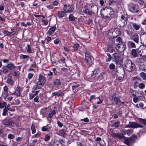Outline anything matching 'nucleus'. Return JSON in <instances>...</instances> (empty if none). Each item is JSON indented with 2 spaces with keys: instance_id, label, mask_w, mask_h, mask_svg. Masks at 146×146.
Listing matches in <instances>:
<instances>
[{
  "instance_id": "f257e3e1",
  "label": "nucleus",
  "mask_w": 146,
  "mask_h": 146,
  "mask_svg": "<svg viewBox=\"0 0 146 146\" xmlns=\"http://www.w3.org/2000/svg\"><path fill=\"white\" fill-rule=\"evenodd\" d=\"M123 65L125 69L128 71L132 72L136 70L134 63L129 59H127L124 62Z\"/></svg>"
},
{
  "instance_id": "f03ea898",
  "label": "nucleus",
  "mask_w": 146,
  "mask_h": 146,
  "mask_svg": "<svg viewBox=\"0 0 146 146\" xmlns=\"http://www.w3.org/2000/svg\"><path fill=\"white\" fill-rule=\"evenodd\" d=\"M46 79L45 77L40 74L39 75L38 78L36 82V86L35 88V89H40L43 86L45 83Z\"/></svg>"
},
{
  "instance_id": "7ed1b4c3",
  "label": "nucleus",
  "mask_w": 146,
  "mask_h": 146,
  "mask_svg": "<svg viewBox=\"0 0 146 146\" xmlns=\"http://www.w3.org/2000/svg\"><path fill=\"white\" fill-rule=\"evenodd\" d=\"M112 98L111 100L112 103V104L114 105H119L121 103L119 98L116 96L115 93H113L111 96Z\"/></svg>"
},
{
  "instance_id": "20e7f679",
  "label": "nucleus",
  "mask_w": 146,
  "mask_h": 146,
  "mask_svg": "<svg viewBox=\"0 0 146 146\" xmlns=\"http://www.w3.org/2000/svg\"><path fill=\"white\" fill-rule=\"evenodd\" d=\"M2 123L4 125L7 126L12 127H14L15 126V123L12 120L8 118H6L3 119Z\"/></svg>"
},
{
  "instance_id": "39448f33",
  "label": "nucleus",
  "mask_w": 146,
  "mask_h": 146,
  "mask_svg": "<svg viewBox=\"0 0 146 146\" xmlns=\"http://www.w3.org/2000/svg\"><path fill=\"white\" fill-rule=\"evenodd\" d=\"M91 8L92 11H90L89 9H86L85 10L84 13L90 16L94 14V12H96L98 11V8L96 5L92 6Z\"/></svg>"
},
{
  "instance_id": "423d86ee",
  "label": "nucleus",
  "mask_w": 146,
  "mask_h": 146,
  "mask_svg": "<svg viewBox=\"0 0 146 146\" xmlns=\"http://www.w3.org/2000/svg\"><path fill=\"white\" fill-rule=\"evenodd\" d=\"M74 9V8L73 5L65 4L64 5L63 10L66 13H71L73 11Z\"/></svg>"
},
{
  "instance_id": "0eeeda50",
  "label": "nucleus",
  "mask_w": 146,
  "mask_h": 146,
  "mask_svg": "<svg viewBox=\"0 0 146 146\" xmlns=\"http://www.w3.org/2000/svg\"><path fill=\"white\" fill-rule=\"evenodd\" d=\"M115 48L119 52H121L125 50L126 45L124 42L120 44H119L118 45H117L115 46Z\"/></svg>"
},
{
  "instance_id": "6e6552de",
  "label": "nucleus",
  "mask_w": 146,
  "mask_h": 146,
  "mask_svg": "<svg viewBox=\"0 0 146 146\" xmlns=\"http://www.w3.org/2000/svg\"><path fill=\"white\" fill-rule=\"evenodd\" d=\"M126 127L133 128H137L139 127L143 128L144 127V126L135 122H129V124L127 125Z\"/></svg>"
},
{
  "instance_id": "1a4fd4ad",
  "label": "nucleus",
  "mask_w": 146,
  "mask_h": 146,
  "mask_svg": "<svg viewBox=\"0 0 146 146\" xmlns=\"http://www.w3.org/2000/svg\"><path fill=\"white\" fill-rule=\"evenodd\" d=\"M121 66V67H120L119 66V67L116 68V73H117L119 74H117V75H118V76H120V77H121V76H123L125 74L124 68L122 66Z\"/></svg>"
},
{
  "instance_id": "9d476101",
  "label": "nucleus",
  "mask_w": 146,
  "mask_h": 146,
  "mask_svg": "<svg viewBox=\"0 0 146 146\" xmlns=\"http://www.w3.org/2000/svg\"><path fill=\"white\" fill-rule=\"evenodd\" d=\"M15 91L14 94L17 96H20L21 95V93L22 90V88L18 86H15Z\"/></svg>"
},
{
  "instance_id": "9b49d317",
  "label": "nucleus",
  "mask_w": 146,
  "mask_h": 146,
  "mask_svg": "<svg viewBox=\"0 0 146 146\" xmlns=\"http://www.w3.org/2000/svg\"><path fill=\"white\" fill-rule=\"evenodd\" d=\"M130 39L134 41L136 44H138L139 43V37L137 33H135L131 35Z\"/></svg>"
},
{
  "instance_id": "f8f14e48",
  "label": "nucleus",
  "mask_w": 146,
  "mask_h": 146,
  "mask_svg": "<svg viewBox=\"0 0 146 146\" xmlns=\"http://www.w3.org/2000/svg\"><path fill=\"white\" fill-rule=\"evenodd\" d=\"M106 10L107 11H109L110 10V13L111 14H113L114 13V11H113V9L111 7H106L102 9L101 10L100 14L102 17H103L104 16V15L102 13L103 11Z\"/></svg>"
},
{
  "instance_id": "ddd939ff",
  "label": "nucleus",
  "mask_w": 146,
  "mask_h": 146,
  "mask_svg": "<svg viewBox=\"0 0 146 146\" xmlns=\"http://www.w3.org/2000/svg\"><path fill=\"white\" fill-rule=\"evenodd\" d=\"M130 54L133 58H135L139 56L138 54L136 49H133L132 50Z\"/></svg>"
},
{
  "instance_id": "4468645a",
  "label": "nucleus",
  "mask_w": 146,
  "mask_h": 146,
  "mask_svg": "<svg viewBox=\"0 0 146 146\" xmlns=\"http://www.w3.org/2000/svg\"><path fill=\"white\" fill-rule=\"evenodd\" d=\"M52 83L54 86L58 87L61 84V82L60 79H54L53 82Z\"/></svg>"
},
{
  "instance_id": "2eb2a0df",
  "label": "nucleus",
  "mask_w": 146,
  "mask_h": 146,
  "mask_svg": "<svg viewBox=\"0 0 146 146\" xmlns=\"http://www.w3.org/2000/svg\"><path fill=\"white\" fill-rule=\"evenodd\" d=\"M110 136L114 138H118L120 139L123 138V136L120 133H115L113 135H110Z\"/></svg>"
},
{
  "instance_id": "dca6fc26",
  "label": "nucleus",
  "mask_w": 146,
  "mask_h": 146,
  "mask_svg": "<svg viewBox=\"0 0 146 146\" xmlns=\"http://www.w3.org/2000/svg\"><path fill=\"white\" fill-rule=\"evenodd\" d=\"M129 10L131 12L134 13L137 12L138 11L137 7L135 5H133L130 7Z\"/></svg>"
},
{
  "instance_id": "f3484780",
  "label": "nucleus",
  "mask_w": 146,
  "mask_h": 146,
  "mask_svg": "<svg viewBox=\"0 0 146 146\" xmlns=\"http://www.w3.org/2000/svg\"><path fill=\"white\" fill-rule=\"evenodd\" d=\"M121 56V54L119 53H114L113 54V59L114 60H120Z\"/></svg>"
},
{
  "instance_id": "a211bd4d",
  "label": "nucleus",
  "mask_w": 146,
  "mask_h": 146,
  "mask_svg": "<svg viewBox=\"0 0 146 146\" xmlns=\"http://www.w3.org/2000/svg\"><path fill=\"white\" fill-rule=\"evenodd\" d=\"M127 45L128 47L130 48H135L136 46L135 44L131 41H129L127 42Z\"/></svg>"
},
{
  "instance_id": "6ab92c4d",
  "label": "nucleus",
  "mask_w": 146,
  "mask_h": 146,
  "mask_svg": "<svg viewBox=\"0 0 146 146\" xmlns=\"http://www.w3.org/2000/svg\"><path fill=\"white\" fill-rule=\"evenodd\" d=\"M56 28L55 27H53L50 28L47 32V34L49 36H52L55 31Z\"/></svg>"
},
{
  "instance_id": "aec40b11",
  "label": "nucleus",
  "mask_w": 146,
  "mask_h": 146,
  "mask_svg": "<svg viewBox=\"0 0 146 146\" xmlns=\"http://www.w3.org/2000/svg\"><path fill=\"white\" fill-rule=\"evenodd\" d=\"M64 94V93L63 92H61L60 93H58L57 92H54L52 93V96H55V98L56 97V96L58 97H59L60 96L62 97Z\"/></svg>"
},
{
  "instance_id": "412c9836",
  "label": "nucleus",
  "mask_w": 146,
  "mask_h": 146,
  "mask_svg": "<svg viewBox=\"0 0 146 146\" xmlns=\"http://www.w3.org/2000/svg\"><path fill=\"white\" fill-rule=\"evenodd\" d=\"M131 24L133 29L137 31L141 27V25H140L137 24L135 23H131Z\"/></svg>"
},
{
  "instance_id": "4be33fe9",
  "label": "nucleus",
  "mask_w": 146,
  "mask_h": 146,
  "mask_svg": "<svg viewBox=\"0 0 146 146\" xmlns=\"http://www.w3.org/2000/svg\"><path fill=\"white\" fill-rule=\"evenodd\" d=\"M99 70L97 69H95L93 71V73L91 74V77L92 78H94L96 77V75L98 73Z\"/></svg>"
},
{
  "instance_id": "5701e85b",
  "label": "nucleus",
  "mask_w": 146,
  "mask_h": 146,
  "mask_svg": "<svg viewBox=\"0 0 146 146\" xmlns=\"http://www.w3.org/2000/svg\"><path fill=\"white\" fill-rule=\"evenodd\" d=\"M52 71L53 72H51L50 71L49 73L47 75V76H52L53 75V74L56 76L57 73V72L56 70V69L55 68H54L52 69Z\"/></svg>"
},
{
  "instance_id": "b1692460",
  "label": "nucleus",
  "mask_w": 146,
  "mask_h": 146,
  "mask_svg": "<svg viewBox=\"0 0 146 146\" xmlns=\"http://www.w3.org/2000/svg\"><path fill=\"white\" fill-rule=\"evenodd\" d=\"M29 56L28 55H24L23 54H20L19 55V58L21 60H26L27 61L29 60Z\"/></svg>"
},
{
  "instance_id": "393cba45",
  "label": "nucleus",
  "mask_w": 146,
  "mask_h": 146,
  "mask_svg": "<svg viewBox=\"0 0 146 146\" xmlns=\"http://www.w3.org/2000/svg\"><path fill=\"white\" fill-rule=\"evenodd\" d=\"M104 73L103 72L101 73L99 75L96 76V77L95 78V79L97 80H100L103 79L104 77Z\"/></svg>"
},
{
  "instance_id": "a878e982",
  "label": "nucleus",
  "mask_w": 146,
  "mask_h": 146,
  "mask_svg": "<svg viewBox=\"0 0 146 146\" xmlns=\"http://www.w3.org/2000/svg\"><path fill=\"white\" fill-rule=\"evenodd\" d=\"M143 46L142 45H141L138 48L136 49L137 52L139 54L141 55L143 53Z\"/></svg>"
},
{
  "instance_id": "bb28decb",
  "label": "nucleus",
  "mask_w": 146,
  "mask_h": 146,
  "mask_svg": "<svg viewBox=\"0 0 146 146\" xmlns=\"http://www.w3.org/2000/svg\"><path fill=\"white\" fill-rule=\"evenodd\" d=\"M6 82L11 86H13L14 85L13 81L12 78H8L6 81Z\"/></svg>"
},
{
  "instance_id": "cd10ccee",
  "label": "nucleus",
  "mask_w": 146,
  "mask_h": 146,
  "mask_svg": "<svg viewBox=\"0 0 146 146\" xmlns=\"http://www.w3.org/2000/svg\"><path fill=\"white\" fill-rule=\"evenodd\" d=\"M86 61L87 64L89 66H90L93 64V60L91 57L86 58Z\"/></svg>"
},
{
  "instance_id": "c85d7f7f",
  "label": "nucleus",
  "mask_w": 146,
  "mask_h": 146,
  "mask_svg": "<svg viewBox=\"0 0 146 146\" xmlns=\"http://www.w3.org/2000/svg\"><path fill=\"white\" fill-rule=\"evenodd\" d=\"M58 15L59 17H65L66 14L65 11H61L59 12L58 13Z\"/></svg>"
},
{
  "instance_id": "c756f323",
  "label": "nucleus",
  "mask_w": 146,
  "mask_h": 146,
  "mask_svg": "<svg viewBox=\"0 0 146 146\" xmlns=\"http://www.w3.org/2000/svg\"><path fill=\"white\" fill-rule=\"evenodd\" d=\"M115 44L117 45H118L119 44H120L123 43H124L122 41V39L120 37H117L115 40Z\"/></svg>"
},
{
  "instance_id": "7c9ffc66",
  "label": "nucleus",
  "mask_w": 146,
  "mask_h": 146,
  "mask_svg": "<svg viewBox=\"0 0 146 146\" xmlns=\"http://www.w3.org/2000/svg\"><path fill=\"white\" fill-rule=\"evenodd\" d=\"M6 67L9 70H12L15 68L16 67L13 64L10 62L7 65Z\"/></svg>"
},
{
  "instance_id": "2f4dec72",
  "label": "nucleus",
  "mask_w": 146,
  "mask_h": 146,
  "mask_svg": "<svg viewBox=\"0 0 146 146\" xmlns=\"http://www.w3.org/2000/svg\"><path fill=\"white\" fill-rule=\"evenodd\" d=\"M120 124V122L118 121L117 122H115L113 124L111 125V127H114L115 129H117L119 126Z\"/></svg>"
},
{
  "instance_id": "473e14b6",
  "label": "nucleus",
  "mask_w": 146,
  "mask_h": 146,
  "mask_svg": "<svg viewBox=\"0 0 146 146\" xmlns=\"http://www.w3.org/2000/svg\"><path fill=\"white\" fill-rule=\"evenodd\" d=\"M138 120L139 121V123L143 125H145L146 124V119H142L141 118H138Z\"/></svg>"
},
{
  "instance_id": "72a5a7b5",
  "label": "nucleus",
  "mask_w": 146,
  "mask_h": 146,
  "mask_svg": "<svg viewBox=\"0 0 146 146\" xmlns=\"http://www.w3.org/2000/svg\"><path fill=\"white\" fill-rule=\"evenodd\" d=\"M134 29L132 27H130L128 29V30L127 31V34L130 36L132 35L134 32Z\"/></svg>"
},
{
  "instance_id": "f704fd0d",
  "label": "nucleus",
  "mask_w": 146,
  "mask_h": 146,
  "mask_svg": "<svg viewBox=\"0 0 146 146\" xmlns=\"http://www.w3.org/2000/svg\"><path fill=\"white\" fill-rule=\"evenodd\" d=\"M137 139V136L135 135H133L129 139L130 140L131 142L133 143Z\"/></svg>"
},
{
  "instance_id": "c9c22d12",
  "label": "nucleus",
  "mask_w": 146,
  "mask_h": 146,
  "mask_svg": "<svg viewBox=\"0 0 146 146\" xmlns=\"http://www.w3.org/2000/svg\"><path fill=\"white\" fill-rule=\"evenodd\" d=\"M39 92V90H37L36 91L35 93L34 94H33L32 93H30L29 94V98L30 100L32 99L33 98L36 96V95L38 94Z\"/></svg>"
},
{
  "instance_id": "e433bc0d",
  "label": "nucleus",
  "mask_w": 146,
  "mask_h": 146,
  "mask_svg": "<svg viewBox=\"0 0 146 146\" xmlns=\"http://www.w3.org/2000/svg\"><path fill=\"white\" fill-rule=\"evenodd\" d=\"M80 47V45L78 43L75 44L73 46V50L75 51H77L78 48Z\"/></svg>"
},
{
  "instance_id": "4c0bfd02",
  "label": "nucleus",
  "mask_w": 146,
  "mask_h": 146,
  "mask_svg": "<svg viewBox=\"0 0 146 146\" xmlns=\"http://www.w3.org/2000/svg\"><path fill=\"white\" fill-rule=\"evenodd\" d=\"M102 19H101L99 21H104V23H102V26H106L107 24V23L108 22V21L106 19H103V20H102Z\"/></svg>"
},
{
  "instance_id": "58836bf2",
  "label": "nucleus",
  "mask_w": 146,
  "mask_h": 146,
  "mask_svg": "<svg viewBox=\"0 0 146 146\" xmlns=\"http://www.w3.org/2000/svg\"><path fill=\"white\" fill-rule=\"evenodd\" d=\"M140 76L143 80H146V74L144 72H142L140 74Z\"/></svg>"
},
{
  "instance_id": "ea45409f",
  "label": "nucleus",
  "mask_w": 146,
  "mask_h": 146,
  "mask_svg": "<svg viewBox=\"0 0 146 146\" xmlns=\"http://www.w3.org/2000/svg\"><path fill=\"white\" fill-rule=\"evenodd\" d=\"M56 113V111L55 110H53L51 111V113L48 114V117L49 118H51Z\"/></svg>"
},
{
  "instance_id": "a19ab883",
  "label": "nucleus",
  "mask_w": 146,
  "mask_h": 146,
  "mask_svg": "<svg viewBox=\"0 0 146 146\" xmlns=\"http://www.w3.org/2000/svg\"><path fill=\"white\" fill-rule=\"evenodd\" d=\"M7 104L5 102H0V108L2 109L4 107L7 108L6 106Z\"/></svg>"
},
{
  "instance_id": "79ce46f5",
  "label": "nucleus",
  "mask_w": 146,
  "mask_h": 146,
  "mask_svg": "<svg viewBox=\"0 0 146 146\" xmlns=\"http://www.w3.org/2000/svg\"><path fill=\"white\" fill-rule=\"evenodd\" d=\"M129 92L133 96L135 97L136 95V91L131 89H130Z\"/></svg>"
},
{
  "instance_id": "37998d69",
  "label": "nucleus",
  "mask_w": 146,
  "mask_h": 146,
  "mask_svg": "<svg viewBox=\"0 0 146 146\" xmlns=\"http://www.w3.org/2000/svg\"><path fill=\"white\" fill-rule=\"evenodd\" d=\"M8 112V110L7 108H5L3 109L2 113V115L3 116H5L7 115Z\"/></svg>"
},
{
  "instance_id": "c03bdc74",
  "label": "nucleus",
  "mask_w": 146,
  "mask_h": 146,
  "mask_svg": "<svg viewBox=\"0 0 146 146\" xmlns=\"http://www.w3.org/2000/svg\"><path fill=\"white\" fill-rule=\"evenodd\" d=\"M84 53L85 56V58L91 57L90 52L87 50H86L85 51Z\"/></svg>"
},
{
  "instance_id": "a18cd8bd",
  "label": "nucleus",
  "mask_w": 146,
  "mask_h": 146,
  "mask_svg": "<svg viewBox=\"0 0 146 146\" xmlns=\"http://www.w3.org/2000/svg\"><path fill=\"white\" fill-rule=\"evenodd\" d=\"M107 55L108 56V58L106 60V61L107 62H110L112 59V57H111V55L109 53H108L107 54Z\"/></svg>"
},
{
  "instance_id": "49530a36",
  "label": "nucleus",
  "mask_w": 146,
  "mask_h": 146,
  "mask_svg": "<svg viewBox=\"0 0 146 146\" xmlns=\"http://www.w3.org/2000/svg\"><path fill=\"white\" fill-rule=\"evenodd\" d=\"M31 129L32 133L33 134L35 133L36 132V129L35 126V125L33 124L31 127Z\"/></svg>"
},
{
  "instance_id": "de8ad7c7",
  "label": "nucleus",
  "mask_w": 146,
  "mask_h": 146,
  "mask_svg": "<svg viewBox=\"0 0 146 146\" xmlns=\"http://www.w3.org/2000/svg\"><path fill=\"white\" fill-rule=\"evenodd\" d=\"M50 133L46 134L45 135L44 140L46 141H48L50 139Z\"/></svg>"
},
{
  "instance_id": "09e8293b",
  "label": "nucleus",
  "mask_w": 146,
  "mask_h": 146,
  "mask_svg": "<svg viewBox=\"0 0 146 146\" xmlns=\"http://www.w3.org/2000/svg\"><path fill=\"white\" fill-rule=\"evenodd\" d=\"M58 133L59 135L61 136H64L65 134L64 131L63 129L59 130Z\"/></svg>"
},
{
  "instance_id": "8fccbe9b",
  "label": "nucleus",
  "mask_w": 146,
  "mask_h": 146,
  "mask_svg": "<svg viewBox=\"0 0 146 146\" xmlns=\"http://www.w3.org/2000/svg\"><path fill=\"white\" fill-rule=\"evenodd\" d=\"M27 52L30 53H32V50L30 45L29 44H27Z\"/></svg>"
},
{
  "instance_id": "3c124183",
  "label": "nucleus",
  "mask_w": 146,
  "mask_h": 146,
  "mask_svg": "<svg viewBox=\"0 0 146 146\" xmlns=\"http://www.w3.org/2000/svg\"><path fill=\"white\" fill-rule=\"evenodd\" d=\"M125 143L128 146H130L132 143L130 140L128 139L125 141Z\"/></svg>"
},
{
  "instance_id": "603ef678",
  "label": "nucleus",
  "mask_w": 146,
  "mask_h": 146,
  "mask_svg": "<svg viewBox=\"0 0 146 146\" xmlns=\"http://www.w3.org/2000/svg\"><path fill=\"white\" fill-rule=\"evenodd\" d=\"M115 40L114 38H110L109 39V42L111 45H113L115 43Z\"/></svg>"
},
{
  "instance_id": "864d4df0",
  "label": "nucleus",
  "mask_w": 146,
  "mask_h": 146,
  "mask_svg": "<svg viewBox=\"0 0 146 146\" xmlns=\"http://www.w3.org/2000/svg\"><path fill=\"white\" fill-rule=\"evenodd\" d=\"M7 137L10 139H12L15 137V136L12 134L9 133Z\"/></svg>"
},
{
  "instance_id": "5fc2aeb1",
  "label": "nucleus",
  "mask_w": 146,
  "mask_h": 146,
  "mask_svg": "<svg viewBox=\"0 0 146 146\" xmlns=\"http://www.w3.org/2000/svg\"><path fill=\"white\" fill-rule=\"evenodd\" d=\"M140 96H136L133 99V101L135 103L139 101V97Z\"/></svg>"
},
{
  "instance_id": "6e6d98bb",
  "label": "nucleus",
  "mask_w": 146,
  "mask_h": 146,
  "mask_svg": "<svg viewBox=\"0 0 146 146\" xmlns=\"http://www.w3.org/2000/svg\"><path fill=\"white\" fill-rule=\"evenodd\" d=\"M109 67L110 69L113 70L115 68V66L113 64L111 63Z\"/></svg>"
},
{
  "instance_id": "4d7b16f0",
  "label": "nucleus",
  "mask_w": 146,
  "mask_h": 146,
  "mask_svg": "<svg viewBox=\"0 0 146 146\" xmlns=\"http://www.w3.org/2000/svg\"><path fill=\"white\" fill-rule=\"evenodd\" d=\"M33 74L29 73L28 74V79L29 80L33 78Z\"/></svg>"
},
{
  "instance_id": "13d9d810",
  "label": "nucleus",
  "mask_w": 146,
  "mask_h": 146,
  "mask_svg": "<svg viewBox=\"0 0 146 146\" xmlns=\"http://www.w3.org/2000/svg\"><path fill=\"white\" fill-rule=\"evenodd\" d=\"M127 135H129L133 132V130L132 129H128L127 130Z\"/></svg>"
},
{
  "instance_id": "bf43d9fd",
  "label": "nucleus",
  "mask_w": 146,
  "mask_h": 146,
  "mask_svg": "<svg viewBox=\"0 0 146 146\" xmlns=\"http://www.w3.org/2000/svg\"><path fill=\"white\" fill-rule=\"evenodd\" d=\"M145 84L142 83H141L139 84V87L141 89H143L145 87Z\"/></svg>"
},
{
  "instance_id": "052dcab7",
  "label": "nucleus",
  "mask_w": 146,
  "mask_h": 146,
  "mask_svg": "<svg viewBox=\"0 0 146 146\" xmlns=\"http://www.w3.org/2000/svg\"><path fill=\"white\" fill-rule=\"evenodd\" d=\"M60 41V40L59 39L57 38L54 40V42L55 44H57L59 43Z\"/></svg>"
},
{
  "instance_id": "680f3d73",
  "label": "nucleus",
  "mask_w": 146,
  "mask_h": 146,
  "mask_svg": "<svg viewBox=\"0 0 146 146\" xmlns=\"http://www.w3.org/2000/svg\"><path fill=\"white\" fill-rule=\"evenodd\" d=\"M51 39V37L48 36L46 38H45V39L46 40V43L47 44H48Z\"/></svg>"
},
{
  "instance_id": "e2e57ef3",
  "label": "nucleus",
  "mask_w": 146,
  "mask_h": 146,
  "mask_svg": "<svg viewBox=\"0 0 146 146\" xmlns=\"http://www.w3.org/2000/svg\"><path fill=\"white\" fill-rule=\"evenodd\" d=\"M2 69H3L2 72L4 73H7L8 72L9 70L7 68H3Z\"/></svg>"
},
{
  "instance_id": "0e129e2a",
  "label": "nucleus",
  "mask_w": 146,
  "mask_h": 146,
  "mask_svg": "<svg viewBox=\"0 0 146 146\" xmlns=\"http://www.w3.org/2000/svg\"><path fill=\"white\" fill-rule=\"evenodd\" d=\"M7 108L8 110L11 111H14L15 110V109L14 108H11V107H7Z\"/></svg>"
},
{
  "instance_id": "69168bd1",
  "label": "nucleus",
  "mask_w": 146,
  "mask_h": 146,
  "mask_svg": "<svg viewBox=\"0 0 146 146\" xmlns=\"http://www.w3.org/2000/svg\"><path fill=\"white\" fill-rule=\"evenodd\" d=\"M95 97H96V96L95 95H92L90 96V99H89L90 101L92 103V100H93V99H95Z\"/></svg>"
},
{
  "instance_id": "338daca9",
  "label": "nucleus",
  "mask_w": 146,
  "mask_h": 146,
  "mask_svg": "<svg viewBox=\"0 0 146 146\" xmlns=\"http://www.w3.org/2000/svg\"><path fill=\"white\" fill-rule=\"evenodd\" d=\"M57 124L58 126L60 127H62L63 125L59 121H57Z\"/></svg>"
},
{
  "instance_id": "774afa93",
  "label": "nucleus",
  "mask_w": 146,
  "mask_h": 146,
  "mask_svg": "<svg viewBox=\"0 0 146 146\" xmlns=\"http://www.w3.org/2000/svg\"><path fill=\"white\" fill-rule=\"evenodd\" d=\"M12 75L13 76H17L18 75L17 73L15 71H13L12 73Z\"/></svg>"
}]
</instances>
